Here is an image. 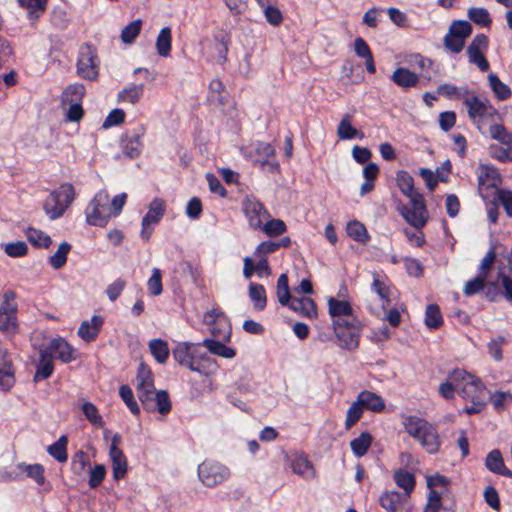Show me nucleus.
Wrapping results in <instances>:
<instances>
[{
    "label": "nucleus",
    "instance_id": "1",
    "mask_svg": "<svg viewBox=\"0 0 512 512\" xmlns=\"http://www.w3.org/2000/svg\"><path fill=\"white\" fill-rule=\"evenodd\" d=\"M137 395L145 410L149 412L158 411L166 415L171 411L172 405L166 391H156L153 374L143 363L140 364L137 372Z\"/></svg>",
    "mask_w": 512,
    "mask_h": 512
},
{
    "label": "nucleus",
    "instance_id": "2",
    "mask_svg": "<svg viewBox=\"0 0 512 512\" xmlns=\"http://www.w3.org/2000/svg\"><path fill=\"white\" fill-rule=\"evenodd\" d=\"M453 378L456 384L460 381L459 395L470 403L463 411L469 415L481 412L489 397V392L482 381L461 369L453 371Z\"/></svg>",
    "mask_w": 512,
    "mask_h": 512
},
{
    "label": "nucleus",
    "instance_id": "3",
    "mask_svg": "<svg viewBox=\"0 0 512 512\" xmlns=\"http://www.w3.org/2000/svg\"><path fill=\"white\" fill-rule=\"evenodd\" d=\"M405 431L413 437L429 454L439 451L441 440L437 428L427 420L417 416H406L403 419Z\"/></svg>",
    "mask_w": 512,
    "mask_h": 512
},
{
    "label": "nucleus",
    "instance_id": "4",
    "mask_svg": "<svg viewBox=\"0 0 512 512\" xmlns=\"http://www.w3.org/2000/svg\"><path fill=\"white\" fill-rule=\"evenodd\" d=\"M464 105L467 108V113L470 120L475 124L481 133L486 120L495 122V118L499 117L497 110L486 99H480L475 95H470L465 98Z\"/></svg>",
    "mask_w": 512,
    "mask_h": 512
},
{
    "label": "nucleus",
    "instance_id": "5",
    "mask_svg": "<svg viewBox=\"0 0 512 512\" xmlns=\"http://www.w3.org/2000/svg\"><path fill=\"white\" fill-rule=\"evenodd\" d=\"M197 345L190 343H178L173 349V358L182 366H187L191 371L198 372L200 374L205 373V365L203 362H209L210 358L206 353H200L197 349Z\"/></svg>",
    "mask_w": 512,
    "mask_h": 512
},
{
    "label": "nucleus",
    "instance_id": "6",
    "mask_svg": "<svg viewBox=\"0 0 512 512\" xmlns=\"http://www.w3.org/2000/svg\"><path fill=\"white\" fill-rule=\"evenodd\" d=\"M333 328L340 347L347 350H354L358 347L362 330V323L359 319L333 321Z\"/></svg>",
    "mask_w": 512,
    "mask_h": 512
},
{
    "label": "nucleus",
    "instance_id": "7",
    "mask_svg": "<svg viewBox=\"0 0 512 512\" xmlns=\"http://www.w3.org/2000/svg\"><path fill=\"white\" fill-rule=\"evenodd\" d=\"M109 194L106 191L98 192L86 208L87 222L95 226H104L112 215L109 206Z\"/></svg>",
    "mask_w": 512,
    "mask_h": 512
},
{
    "label": "nucleus",
    "instance_id": "8",
    "mask_svg": "<svg viewBox=\"0 0 512 512\" xmlns=\"http://www.w3.org/2000/svg\"><path fill=\"white\" fill-rule=\"evenodd\" d=\"M198 476L205 486L214 487L227 480L230 476V471L219 462L204 461L198 467Z\"/></svg>",
    "mask_w": 512,
    "mask_h": 512
},
{
    "label": "nucleus",
    "instance_id": "9",
    "mask_svg": "<svg viewBox=\"0 0 512 512\" xmlns=\"http://www.w3.org/2000/svg\"><path fill=\"white\" fill-rule=\"evenodd\" d=\"M77 73L87 80H95L98 77V62L95 50L85 44L81 47L77 62Z\"/></svg>",
    "mask_w": 512,
    "mask_h": 512
},
{
    "label": "nucleus",
    "instance_id": "10",
    "mask_svg": "<svg viewBox=\"0 0 512 512\" xmlns=\"http://www.w3.org/2000/svg\"><path fill=\"white\" fill-rule=\"evenodd\" d=\"M401 214L404 219L416 229L422 228L428 219L426 206L423 196L410 199V203L401 208Z\"/></svg>",
    "mask_w": 512,
    "mask_h": 512
},
{
    "label": "nucleus",
    "instance_id": "11",
    "mask_svg": "<svg viewBox=\"0 0 512 512\" xmlns=\"http://www.w3.org/2000/svg\"><path fill=\"white\" fill-rule=\"evenodd\" d=\"M488 45V37L485 34H477L467 48L469 62L477 65L482 72L489 69V63L484 56V51L487 50Z\"/></svg>",
    "mask_w": 512,
    "mask_h": 512
},
{
    "label": "nucleus",
    "instance_id": "12",
    "mask_svg": "<svg viewBox=\"0 0 512 512\" xmlns=\"http://www.w3.org/2000/svg\"><path fill=\"white\" fill-rule=\"evenodd\" d=\"M243 210L251 228L257 230L262 227L263 220L270 217L263 204L256 198L247 197L243 202Z\"/></svg>",
    "mask_w": 512,
    "mask_h": 512
},
{
    "label": "nucleus",
    "instance_id": "13",
    "mask_svg": "<svg viewBox=\"0 0 512 512\" xmlns=\"http://www.w3.org/2000/svg\"><path fill=\"white\" fill-rule=\"evenodd\" d=\"M165 211L166 204L163 199L155 198L152 200V202L149 205L148 212L142 219V239L147 241L150 238L152 231L148 229V226L151 224H157L164 216Z\"/></svg>",
    "mask_w": 512,
    "mask_h": 512
},
{
    "label": "nucleus",
    "instance_id": "14",
    "mask_svg": "<svg viewBox=\"0 0 512 512\" xmlns=\"http://www.w3.org/2000/svg\"><path fill=\"white\" fill-rule=\"evenodd\" d=\"M15 383L14 368L8 351L0 342V389L10 390Z\"/></svg>",
    "mask_w": 512,
    "mask_h": 512
},
{
    "label": "nucleus",
    "instance_id": "15",
    "mask_svg": "<svg viewBox=\"0 0 512 512\" xmlns=\"http://www.w3.org/2000/svg\"><path fill=\"white\" fill-rule=\"evenodd\" d=\"M478 188L480 194L483 195L484 188H491L495 191L498 190V185L501 183V177L496 168L486 165L480 164L478 167Z\"/></svg>",
    "mask_w": 512,
    "mask_h": 512
},
{
    "label": "nucleus",
    "instance_id": "16",
    "mask_svg": "<svg viewBox=\"0 0 512 512\" xmlns=\"http://www.w3.org/2000/svg\"><path fill=\"white\" fill-rule=\"evenodd\" d=\"M407 493H399L397 491H385L379 498L380 506L387 512H397L407 501Z\"/></svg>",
    "mask_w": 512,
    "mask_h": 512
},
{
    "label": "nucleus",
    "instance_id": "17",
    "mask_svg": "<svg viewBox=\"0 0 512 512\" xmlns=\"http://www.w3.org/2000/svg\"><path fill=\"white\" fill-rule=\"evenodd\" d=\"M104 319L100 315H93L90 320L81 323L78 335L85 341L91 342L96 339L103 325Z\"/></svg>",
    "mask_w": 512,
    "mask_h": 512
},
{
    "label": "nucleus",
    "instance_id": "18",
    "mask_svg": "<svg viewBox=\"0 0 512 512\" xmlns=\"http://www.w3.org/2000/svg\"><path fill=\"white\" fill-rule=\"evenodd\" d=\"M328 306L329 314L334 319L333 321H340L341 319L350 321L351 319H356L352 313L351 305L347 301L330 298Z\"/></svg>",
    "mask_w": 512,
    "mask_h": 512
},
{
    "label": "nucleus",
    "instance_id": "19",
    "mask_svg": "<svg viewBox=\"0 0 512 512\" xmlns=\"http://www.w3.org/2000/svg\"><path fill=\"white\" fill-rule=\"evenodd\" d=\"M285 306L304 317L313 318L317 316L316 304L309 297H293Z\"/></svg>",
    "mask_w": 512,
    "mask_h": 512
},
{
    "label": "nucleus",
    "instance_id": "20",
    "mask_svg": "<svg viewBox=\"0 0 512 512\" xmlns=\"http://www.w3.org/2000/svg\"><path fill=\"white\" fill-rule=\"evenodd\" d=\"M288 459L294 473L307 479L315 476L312 463L303 454L295 453L289 456Z\"/></svg>",
    "mask_w": 512,
    "mask_h": 512
},
{
    "label": "nucleus",
    "instance_id": "21",
    "mask_svg": "<svg viewBox=\"0 0 512 512\" xmlns=\"http://www.w3.org/2000/svg\"><path fill=\"white\" fill-rule=\"evenodd\" d=\"M485 466L489 471L495 474L512 478V471L505 466L501 452L497 449L488 453L485 459Z\"/></svg>",
    "mask_w": 512,
    "mask_h": 512
},
{
    "label": "nucleus",
    "instance_id": "22",
    "mask_svg": "<svg viewBox=\"0 0 512 512\" xmlns=\"http://www.w3.org/2000/svg\"><path fill=\"white\" fill-rule=\"evenodd\" d=\"M39 354L40 358L34 375L35 382L50 377L54 370L53 356L50 351L45 348H40Z\"/></svg>",
    "mask_w": 512,
    "mask_h": 512
},
{
    "label": "nucleus",
    "instance_id": "23",
    "mask_svg": "<svg viewBox=\"0 0 512 512\" xmlns=\"http://www.w3.org/2000/svg\"><path fill=\"white\" fill-rule=\"evenodd\" d=\"M45 349L50 351L51 354L56 353L62 362L69 363L74 360V349L63 338L53 339Z\"/></svg>",
    "mask_w": 512,
    "mask_h": 512
},
{
    "label": "nucleus",
    "instance_id": "24",
    "mask_svg": "<svg viewBox=\"0 0 512 512\" xmlns=\"http://www.w3.org/2000/svg\"><path fill=\"white\" fill-rule=\"evenodd\" d=\"M357 398L364 409L372 412L378 413L383 411L385 408V401L383 398L374 392L364 390L358 394Z\"/></svg>",
    "mask_w": 512,
    "mask_h": 512
},
{
    "label": "nucleus",
    "instance_id": "25",
    "mask_svg": "<svg viewBox=\"0 0 512 512\" xmlns=\"http://www.w3.org/2000/svg\"><path fill=\"white\" fill-rule=\"evenodd\" d=\"M391 80L403 89H409L417 85L419 76L407 68L399 67L391 75Z\"/></svg>",
    "mask_w": 512,
    "mask_h": 512
},
{
    "label": "nucleus",
    "instance_id": "26",
    "mask_svg": "<svg viewBox=\"0 0 512 512\" xmlns=\"http://www.w3.org/2000/svg\"><path fill=\"white\" fill-rule=\"evenodd\" d=\"M143 93V84H131L118 93L117 100L121 103H130L134 105L141 100Z\"/></svg>",
    "mask_w": 512,
    "mask_h": 512
},
{
    "label": "nucleus",
    "instance_id": "27",
    "mask_svg": "<svg viewBox=\"0 0 512 512\" xmlns=\"http://www.w3.org/2000/svg\"><path fill=\"white\" fill-rule=\"evenodd\" d=\"M354 48L357 56L364 58L366 60L367 71L371 74H374L376 72V67L373 55L365 40L362 39L361 37L356 38L354 42Z\"/></svg>",
    "mask_w": 512,
    "mask_h": 512
},
{
    "label": "nucleus",
    "instance_id": "28",
    "mask_svg": "<svg viewBox=\"0 0 512 512\" xmlns=\"http://www.w3.org/2000/svg\"><path fill=\"white\" fill-rule=\"evenodd\" d=\"M393 479L396 485L403 489L402 493H407V497L410 498L416 484L414 475L406 470L400 469L394 473Z\"/></svg>",
    "mask_w": 512,
    "mask_h": 512
},
{
    "label": "nucleus",
    "instance_id": "29",
    "mask_svg": "<svg viewBox=\"0 0 512 512\" xmlns=\"http://www.w3.org/2000/svg\"><path fill=\"white\" fill-rule=\"evenodd\" d=\"M397 184L400 191L409 199L417 198L421 195L414 189L413 177L408 172L401 171L397 174Z\"/></svg>",
    "mask_w": 512,
    "mask_h": 512
},
{
    "label": "nucleus",
    "instance_id": "30",
    "mask_svg": "<svg viewBox=\"0 0 512 512\" xmlns=\"http://www.w3.org/2000/svg\"><path fill=\"white\" fill-rule=\"evenodd\" d=\"M45 213L50 219H57L61 217L66 211L65 204L59 201L58 196H55L53 192L46 198L43 206Z\"/></svg>",
    "mask_w": 512,
    "mask_h": 512
},
{
    "label": "nucleus",
    "instance_id": "31",
    "mask_svg": "<svg viewBox=\"0 0 512 512\" xmlns=\"http://www.w3.org/2000/svg\"><path fill=\"white\" fill-rule=\"evenodd\" d=\"M112 466H113V477L115 480L122 479L127 472V459L122 452V450H114V452L109 453Z\"/></svg>",
    "mask_w": 512,
    "mask_h": 512
},
{
    "label": "nucleus",
    "instance_id": "32",
    "mask_svg": "<svg viewBox=\"0 0 512 512\" xmlns=\"http://www.w3.org/2000/svg\"><path fill=\"white\" fill-rule=\"evenodd\" d=\"M17 469L19 473H26L27 477L33 479L38 485L44 484V468L41 464L19 463Z\"/></svg>",
    "mask_w": 512,
    "mask_h": 512
},
{
    "label": "nucleus",
    "instance_id": "33",
    "mask_svg": "<svg viewBox=\"0 0 512 512\" xmlns=\"http://www.w3.org/2000/svg\"><path fill=\"white\" fill-rule=\"evenodd\" d=\"M488 132L492 139L498 141L503 146H512V133L504 125L491 122Z\"/></svg>",
    "mask_w": 512,
    "mask_h": 512
},
{
    "label": "nucleus",
    "instance_id": "34",
    "mask_svg": "<svg viewBox=\"0 0 512 512\" xmlns=\"http://www.w3.org/2000/svg\"><path fill=\"white\" fill-rule=\"evenodd\" d=\"M121 145L123 153L131 159L137 158L141 154L143 147L138 134L124 138Z\"/></svg>",
    "mask_w": 512,
    "mask_h": 512
},
{
    "label": "nucleus",
    "instance_id": "35",
    "mask_svg": "<svg viewBox=\"0 0 512 512\" xmlns=\"http://www.w3.org/2000/svg\"><path fill=\"white\" fill-rule=\"evenodd\" d=\"M372 443V436L368 432H362L357 438L350 442L351 449L355 456H364Z\"/></svg>",
    "mask_w": 512,
    "mask_h": 512
},
{
    "label": "nucleus",
    "instance_id": "36",
    "mask_svg": "<svg viewBox=\"0 0 512 512\" xmlns=\"http://www.w3.org/2000/svg\"><path fill=\"white\" fill-rule=\"evenodd\" d=\"M202 345L205 346L212 354L224 358H233L236 354L233 348L227 347L222 342L217 340L205 339Z\"/></svg>",
    "mask_w": 512,
    "mask_h": 512
},
{
    "label": "nucleus",
    "instance_id": "37",
    "mask_svg": "<svg viewBox=\"0 0 512 512\" xmlns=\"http://www.w3.org/2000/svg\"><path fill=\"white\" fill-rule=\"evenodd\" d=\"M437 92L450 99L463 100L469 96L470 92L466 87H457L451 84H442L437 88Z\"/></svg>",
    "mask_w": 512,
    "mask_h": 512
},
{
    "label": "nucleus",
    "instance_id": "38",
    "mask_svg": "<svg viewBox=\"0 0 512 512\" xmlns=\"http://www.w3.org/2000/svg\"><path fill=\"white\" fill-rule=\"evenodd\" d=\"M249 297L254 303V308L263 310L267 304L266 291L263 285L251 283L249 285Z\"/></svg>",
    "mask_w": 512,
    "mask_h": 512
},
{
    "label": "nucleus",
    "instance_id": "39",
    "mask_svg": "<svg viewBox=\"0 0 512 512\" xmlns=\"http://www.w3.org/2000/svg\"><path fill=\"white\" fill-rule=\"evenodd\" d=\"M67 443V436L62 435L55 443L48 447L47 451L58 462H66L68 459Z\"/></svg>",
    "mask_w": 512,
    "mask_h": 512
},
{
    "label": "nucleus",
    "instance_id": "40",
    "mask_svg": "<svg viewBox=\"0 0 512 512\" xmlns=\"http://www.w3.org/2000/svg\"><path fill=\"white\" fill-rule=\"evenodd\" d=\"M171 40V29L169 27L161 29L156 40V48L160 56L167 57L170 54Z\"/></svg>",
    "mask_w": 512,
    "mask_h": 512
},
{
    "label": "nucleus",
    "instance_id": "41",
    "mask_svg": "<svg viewBox=\"0 0 512 512\" xmlns=\"http://www.w3.org/2000/svg\"><path fill=\"white\" fill-rule=\"evenodd\" d=\"M85 94V87L82 84L75 83L66 87L62 93V103L64 105L67 102H81Z\"/></svg>",
    "mask_w": 512,
    "mask_h": 512
},
{
    "label": "nucleus",
    "instance_id": "42",
    "mask_svg": "<svg viewBox=\"0 0 512 512\" xmlns=\"http://www.w3.org/2000/svg\"><path fill=\"white\" fill-rule=\"evenodd\" d=\"M26 237L28 241L35 247L48 248L52 243L50 236L41 230L31 227L27 229Z\"/></svg>",
    "mask_w": 512,
    "mask_h": 512
},
{
    "label": "nucleus",
    "instance_id": "43",
    "mask_svg": "<svg viewBox=\"0 0 512 512\" xmlns=\"http://www.w3.org/2000/svg\"><path fill=\"white\" fill-rule=\"evenodd\" d=\"M489 85L499 100H506L511 95L510 88L493 73L488 75Z\"/></svg>",
    "mask_w": 512,
    "mask_h": 512
},
{
    "label": "nucleus",
    "instance_id": "44",
    "mask_svg": "<svg viewBox=\"0 0 512 512\" xmlns=\"http://www.w3.org/2000/svg\"><path fill=\"white\" fill-rule=\"evenodd\" d=\"M372 289L377 293L380 300L382 301V309L385 310L386 306L389 305V287L385 284V282L380 278V276L376 273L373 274V283Z\"/></svg>",
    "mask_w": 512,
    "mask_h": 512
},
{
    "label": "nucleus",
    "instance_id": "45",
    "mask_svg": "<svg viewBox=\"0 0 512 512\" xmlns=\"http://www.w3.org/2000/svg\"><path fill=\"white\" fill-rule=\"evenodd\" d=\"M276 294L279 303L283 306L288 304L290 300L293 298L290 294L288 276L284 273L281 274L277 280Z\"/></svg>",
    "mask_w": 512,
    "mask_h": 512
},
{
    "label": "nucleus",
    "instance_id": "46",
    "mask_svg": "<svg viewBox=\"0 0 512 512\" xmlns=\"http://www.w3.org/2000/svg\"><path fill=\"white\" fill-rule=\"evenodd\" d=\"M70 249L71 245L63 242L59 245L57 251L49 257V263L54 269H60L65 265Z\"/></svg>",
    "mask_w": 512,
    "mask_h": 512
},
{
    "label": "nucleus",
    "instance_id": "47",
    "mask_svg": "<svg viewBox=\"0 0 512 512\" xmlns=\"http://www.w3.org/2000/svg\"><path fill=\"white\" fill-rule=\"evenodd\" d=\"M82 412L85 415L86 419L96 427H103L104 421L102 416L99 414L97 407L88 401H84L81 406Z\"/></svg>",
    "mask_w": 512,
    "mask_h": 512
},
{
    "label": "nucleus",
    "instance_id": "48",
    "mask_svg": "<svg viewBox=\"0 0 512 512\" xmlns=\"http://www.w3.org/2000/svg\"><path fill=\"white\" fill-rule=\"evenodd\" d=\"M149 348L152 355L159 363H165L169 356V348L165 341L154 339L150 341Z\"/></svg>",
    "mask_w": 512,
    "mask_h": 512
},
{
    "label": "nucleus",
    "instance_id": "49",
    "mask_svg": "<svg viewBox=\"0 0 512 512\" xmlns=\"http://www.w3.org/2000/svg\"><path fill=\"white\" fill-rule=\"evenodd\" d=\"M337 135L342 140L353 139L359 135V131L351 125L349 115H345L341 119L337 128Z\"/></svg>",
    "mask_w": 512,
    "mask_h": 512
},
{
    "label": "nucleus",
    "instance_id": "50",
    "mask_svg": "<svg viewBox=\"0 0 512 512\" xmlns=\"http://www.w3.org/2000/svg\"><path fill=\"white\" fill-rule=\"evenodd\" d=\"M472 33V26L468 21L465 20H456L453 21L449 27V31L447 34L450 36L460 37L461 39L466 40Z\"/></svg>",
    "mask_w": 512,
    "mask_h": 512
},
{
    "label": "nucleus",
    "instance_id": "51",
    "mask_svg": "<svg viewBox=\"0 0 512 512\" xmlns=\"http://www.w3.org/2000/svg\"><path fill=\"white\" fill-rule=\"evenodd\" d=\"M467 16L475 24H478V25H481L484 27L489 26L492 22L488 10L485 8H482V7L470 8L468 10Z\"/></svg>",
    "mask_w": 512,
    "mask_h": 512
},
{
    "label": "nucleus",
    "instance_id": "52",
    "mask_svg": "<svg viewBox=\"0 0 512 512\" xmlns=\"http://www.w3.org/2000/svg\"><path fill=\"white\" fill-rule=\"evenodd\" d=\"M214 40L216 42L219 59L225 61L230 44V35L225 30H219L215 33Z\"/></svg>",
    "mask_w": 512,
    "mask_h": 512
},
{
    "label": "nucleus",
    "instance_id": "53",
    "mask_svg": "<svg viewBox=\"0 0 512 512\" xmlns=\"http://www.w3.org/2000/svg\"><path fill=\"white\" fill-rule=\"evenodd\" d=\"M142 28V21L136 19L125 26L121 32V40L126 44L134 42L136 37L139 35Z\"/></svg>",
    "mask_w": 512,
    "mask_h": 512
},
{
    "label": "nucleus",
    "instance_id": "54",
    "mask_svg": "<svg viewBox=\"0 0 512 512\" xmlns=\"http://www.w3.org/2000/svg\"><path fill=\"white\" fill-rule=\"evenodd\" d=\"M425 324L431 329H437L442 324V315L436 304H430L425 312Z\"/></svg>",
    "mask_w": 512,
    "mask_h": 512
},
{
    "label": "nucleus",
    "instance_id": "55",
    "mask_svg": "<svg viewBox=\"0 0 512 512\" xmlns=\"http://www.w3.org/2000/svg\"><path fill=\"white\" fill-rule=\"evenodd\" d=\"M364 407L359 403L358 398L354 401L347 410L345 428L349 430L354 424H356L362 417Z\"/></svg>",
    "mask_w": 512,
    "mask_h": 512
},
{
    "label": "nucleus",
    "instance_id": "56",
    "mask_svg": "<svg viewBox=\"0 0 512 512\" xmlns=\"http://www.w3.org/2000/svg\"><path fill=\"white\" fill-rule=\"evenodd\" d=\"M119 395L126 404V406L129 408L131 413H133L134 415H138L140 413L139 405L134 398L132 389L128 385L120 386Z\"/></svg>",
    "mask_w": 512,
    "mask_h": 512
},
{
    "label": "nucleus",
    "instance_id": "57",
    "mask_svg": "<svg viewBox=\"0 0 512 512\" xmlns=\"http://www.w3.org/2000/svg\"><path fill=\"white\" fill-rule=\"evenodd\" d=\"M459 391L460 381L456 384L455 379L453 378V372L449 374L448 380L439 386L440 395L447 400L453 399L455 392L459 394Z\"/></svg>",
    "mask_w": 512,
    "mask_h": 512
},
{
    "label": "nucleus",
    "instance_id": "58",
    "mask_svg": "<svg viewBox=\"0 0 512 512\" xmlns=\"http://www.w3.org/2000/svg\"><path fill=\"white\" fill-rule=\"evenodd\" d=\"M347 234L354 240L362 243L366 242L369 238L365 226L358 221L348 223Z\"/></svg>",
    "mask_w": 512,
    "mask_h": 512
},
{
    "label": "nucleus",
    "instance_id": "59",
    "mask_svg": "<svg viewBox=\"0 0 512 512\" xmlns=\"http://www.w3.org/2000/svg\"><path fill=\"white\" fill-rule=\"evenodd\" d=\"M262 229L269 237L282 235L286 231V224L281 219H270L262 224Z\"/></svg>",
    "mask_w": 512,
    "mask_h": 512
},
{
    "label": "nucleus",
    "instance_id": "60",
    "mask_svg": "<svg viewBox=\"0 0 512 512\" xmlns=\"http://www.w3.org/2000/svg\"><path fill=\"white\" fill-rule=\"evenodd\" d=\"M209 93L212 101L218 102L220 105H224L226 103L227 93L225 92L224 85L220 80L214 79L210 82Z\"/></svg>",
    "mask_w": 512,
    "mask_h": 512
},
{
    "label": "nucleus",
    "instance_id": "61",
    "mask_svg": "<svg viewBox=\"0 0 512 512\" xmlns=\"http://www.w3.org/2000/svg\"><path fill=\"white\" fill-rule=\"evenodd\" d=\"M53 193L55 196H58V199L62 204H65L66 208L69 207L75 197L74 187L70 183L62 184L57 190H54Z\"/></svg>",
    "mask_w": 512,
    "mask_h": 512
},
{
    "label": "nucleus",
    "instance_id": "62",
    "mask_svg": "<svg viewBox=\"0 0 512 512\" xmlns=\"http://www.w3.org/2000/svg\"><path fill=\"white\" fill-rule=\"evenodd\" d=\"M489 154L492 158L501 162L512 161V146L491 145L489 147Z\"/></svg>",
    "mask_w": 512,
    "mask_h": 512
},
{
    "label": "nucleus",
    "instance_id": "63",
    "mask_svg": "<svg viewBox=\"0 0 512 512\" xmlns=\"http://www.w3.org/2000/svg\"><path fill=\"white\" fill-rule=\"evenodd\" d=\"M486 280V277L479 274L474 279L469 280L464 286V295L472 296L482 291L485 287Z\"/></svg>",
    "mask_w": 512,
    "mask_h": 512
},
{
    "label": "nucleus",
    "instance_id": "64",
    "mask_svg": "<svg viewBox=\"0 0 512 512\" xmlns=\"http://www.w3.org/2000/svg\"><path fill=\"white\" fill-rule=\"evenodd\" d=\"M274 148L269 143H257L255 147V153L258 155L257 161L263 166L268 163V160L271 156L274 155Z\"/></svg>",
    "mask_w": 512,
    "mask_h": 512
}]
</instances>
